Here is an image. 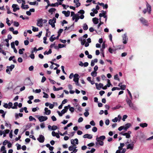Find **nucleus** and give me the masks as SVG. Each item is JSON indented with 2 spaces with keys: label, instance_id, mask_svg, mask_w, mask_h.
Segmentation results:
<instances>
[{
  "label": "nucleus",
  "instance_id": "6e6552de",
  "mask_svg": "<svg viewBox=\"0 0 153 153\" xmlns=\"http://www.w3.org/2000/svg\"><path fill=\"white\" fill-rule=\"evenodd\" d=\"M140 22L144 25L148 26V22L147 20H146L143 17H141L140 19Z\"/></svg>",
  "mask_w": 153,
  "mask_h": 153
},
{
  "label": "nucleus",
  "instance_id": "3c124183",
  "mask_svg": "<svg viewBox=\"0 0 153 153\" xmlns=\"http://www.w3.org/2000/svg\"><path fill=\"white\" fill-rule=\"evenodd\" d=\"M90 124L92 126H94L95 125V123L94 120L91 121L90 123Z\"/></svg>",
  "mask_w": 153,
  "mask_h": 153
},
{
  "label": "nucleus",
  "instance_id": "6e6d98bb",
  "mask_svg": "<svg viewBox=\"0 0 153 153\" xmlns=\"http://www.w3.org/2000/svg\"><path fill=\"white\" fill-rule=\"evenodd\" d=\"M127 115H123V119H122L123 120V121H125V119H126L127 118Z\"/></svg>",
  "mask_w": 153,
  "mask_h": 153
},
{
  "label": "nucleus",
  "instance_id": "f8f14e48",
  "mask_svg": "<svg viewBox=\"0 0 153 153\" xmlns=\"http://www.w3.org/2000/svg\"><path fill=\"white\" fill-rule=\"evenodd\" d=\"M48 119V117L46 116H41L39 117V121L42 122Z\"/></svg>",
  "mask_w": 153,
  "mask_h": 153
},
{
  "label": "nucleus",
  "instance_id": "a19ab883",
  "mask_svg": "<svg viewBox=\"0 0 153 153\" xmlns=\"http://www.w3.org/2000/svg\"><path fill=\"white\" fill-rule=\"evenodd\" d=\"M57 129V127L56 126L53 125L52 126L51 130L54 131L56 130Z\"/></svg>",
  "mask_w": 153,
  "mask_h": 153
},
{
  "label": "nucleus",
  "instance_id": "8fccbe9b",
  "mask_svg": "<svg viewBox=\"0 0 153 153\" xmlns=\"http://www.w3.org/2000/svg\"><path fill=\"white\" fill-rule=\"evenodd\" d=\"M16 146H17V150H18L20 149H21V146L18 143H17L16 144Z\"/></svg>",
  "mask_w": 153,
  "mask_h": 153
},
{
  "label": "nucleus",
  "instance_id": "aec40b11",
  "mask_svg": "<svg viewBox=\"0 0 153 153\" xmlns=\"http://www.w3.org/2000/svg\"><path fill=\"white\" fill-rule=\"evenodd\" d=\"M131 126V125L130 123H127L124 126V130L126 131H127V129L128 128Z\"/></svg>",
  "mask_w": 153,
  "mask_h": 153
},
{
  "label": "nucleus",
  "instance_id": "f257e3e1",
  "mask_svg": "<svg viewBox=\"0 0 153 153\" xmlns=\"http://www.w3.org/2000/svg\"><path fill=\"white\" fill-rule=\"evenodd\" d=\"M105 138V137L104 135H102L98 137V136L96 137V141H99V145L102 146L104 144V142L103 141Z\"/></svg>",
  "mask_w": 153,
  "mask_h": 153
},
{
  "label": "nucleus",
  "instance_id": "603ef678",
  "mask_svg": "<svg viewBox=\"0 0 153 153\" xmlns=\"http://www.w3.org/2000/svg\"><path fill=\"white\" fill-rule=\"evenodd\" d=\"M83 120V119L82 117H80L79 118V119L78 120V123H80L82 122Z\"/></svg>",
  "mask_w": 153,
  "mask_h": 153
},
{
  "label": "nucleus",
  "instance_id": "f03ea898",
  "mask_svg": "<svg viewBox=\"0 0 153 153\" xmlns=\"http://www.w3.org/2000/svg\"><path fill=\"white\" fill-rule=\"evenodd\" d=\"M63 30L62 29H60L59 31H58V35L56 37H53V36H54V35H53L50 37L49 40L51 42H52L54 41V40L56 39H58L59 36H60L61 33L63 32Z\"/></svg>",
  "mask_w": 153,
  "mask_h": 153
},
{
  "label": "nucleus",
  "instance_id": "ea45409f",
  "mask_svg": "<svg viewBox=\"0 0 153 153\" xmlns=\"http://www.w3.org/2000/svg\"><path fill=\"white\" fill-rule=\"evenodd\" d=\"M29 120L30 121H33V120H35V121H36V119L35 118H34V117H33L32 116H30L29 117Z\"/></svg>",
  "mask_w": 153,
  "mask_h": 153
},
{
  "label": "nucleus",
  "instance_id": "bf43d9fd",
  "mask_svg": "<svg viewBox=\"0 0 153 153\" xmlns=\"http://www.w3.org/2000/svg\"><path fill=\"white\" fill-rule=\"evenodd\" d=\"M61 68H62V72L63 73L65 74H66V73L65 72V70H64V67L63 66H62Z\"/></svg>",
  "mask_w": 153,
  "mask_h": 153
},
{
  "label": "nucleus",
  "instance_id": "e2e57ef3",
  "mask_svg": "<svg viewBox=\"0 0 153 153\" xmlns=\"http://www.w3.org/2000/svg\"><path fill=\"white\" fill-rule=\"evenodd\" d=\"M11 46L12 48H15L14 42H13L11 43Z\"/></svg>",
  "mask_w": 153,
  "mask_h": 153
},
{
  "label": "nucleus",
  "instance_id": "423d86ee",
  "mask_svg": "<svg viewBox=\"0 0 153 153\" xmlns=\"http://www.w3.org/2000/svg\"><path fill=\"white\" fill-rule=\"evenodd\" d=\"M14 67L15 65H11L10 66H7V68L6 70V72L9 74H10V71H11L12 69L14 68Z\"/></svg>",
  "mask_w": 153,
  "mask_h": 153
},
{
  "label": "nucleus",
  "instance_id": "9b49d317",
  "mask_svg": "<svg viewBox=\"0 0 153 153\" xmlns=\"http://www.w3.org/2000/svg\"><path fill=\"white\" fill-rule=\"evenodd\" d=\"M12 7L13 8V11L14 12H15L19 9V8L17 4H13L12 5Z\"/></svg>",
  "mask_w": 153,
  "mask_h": 153
},
{
  "label": "nucleus",
  "instance_id": "5fc2aeb1",
  "mask_svg": "<svg viewBox=\"0 0 153 153\" xmlns=\"http://www.w3.org/2000/svg\"><path fill=\"white\" fill-rule=\"evenodd\" d=\"M44 39V43L45 44H47L48 43V42H46V40H47V37L45 36L43 38Z\"/></svg>",
  "mask_w": 153,
  "mask_h": 153
},
{
  "label": "nucleus",
  "instance_id": "4d7b16f0",
  "mask_svg": "<svg viewBox=\"0 0 153 153\" xmlns=\"http://www.w3.org/2000/svg\"><path fill=\"white\" fill-rule=\"evenodd\" d=\"M40 125L41 128H43L45 127V124L44 123H41Z\"/></svg>",
  "mask_w": 153,
  "mask_h": 153
},
{
  "label": "nucleus",
  "instance_id": "58836bf2",
  "mask_svg": "<svg viewBox=\"0 0 153 153\" xmlns=\"http://www.w3.org/2000/svg\"><path fill=\"white\" fill-rule=\"evenodd\" d=\"M126 85H122L120 86V89L123 90H124L126 89Z\"/></svg>",
  "mask_w": 153,
  "mask_h": 153
},
{
  "label": "nucleus",
  "instance_id": "7c9ffc66",
  "mask_svg": "<svg viewBox=\"0 0 153 153\" xmlns=\"http://www.w3.org/2000/svg\"><path fill=\"white\" fill-rule=\"evenodd\" d=\"M14 106H13L12 108L13 109H17V106L18 105V103L17 102H15L14 103Z\"/></svg>",
  "mask_w": 153,
  "mask_h": 153
},
{
  "label": "nucleus",
  "instance_id": "680f3d73",
  "mask_svg": "<svg viewBox=\"0 0 153 153\" xmlns=\"http://www.w3.org/2000/svg\"><path fill=\"white\" fill-rule=\"evenodd\" d=\"M124 126H122L119 127L118 128V130L119 131H121L123 129H124Z\"/></svg>",
  "mask_w": 153,
  "mask_h": 153
},
{
  "label": "nucleus",
  "instance_id": "6ab92c4d",
  "mask_svg": "<svg viewBox=\"0 0 153 153\" xmlns=\"http://www.w3.org/2000/svg\"><path fill=\"white\" fill-rule=\"evenodd\" d=\"M84 138H88L89 139H91L92 138V135L90 134H86L83 136Z\"/></svg>",
  "mask_w": 153,
  "mask_h": 153
},
{
  "label": "nucleus",
  "instance_id": "b1692460",
  "mask_svg": "<svg viewBox=\"0 0 153 153\" xmlns=\"http://www.w3.org/2000/svg\"><path fill=\"white\" fill-rule=\"evenodd\" d=\"M139 125L140 127H141L142 128H144L145 127H146L148 126V124L146 123H140Z\"/></svg>",
  "mask_w": 153,
  "mask_h": 153
},
{
  "label": "nucleus",
  "instance_id": "1a4fd4ad",
  "mask_svg": "<svg viewBox=\"0 0 153 153\" xmlns=\"http://www.w3.org/2000/svg\"><path fill=\"white\" fill-rule=\"evenodd\" d=\"M75 141H76L75 143L76 144H78V140L76 138L74 140L71 139V143L73 145V149H76V148L77 147L76 146H75V145H74Z\"/></svg>",
  "mask_w": 153,
  "mask_h": 153
},
{
  "label": "nucleus",
  "instance_id": "4c0bfd02",
  "mask_svg": "<svg viewBox=\"0 0 153 153\" xmlns=\"http://www.w3.org/2000/svg\"><path fill=\"white\" fill-rule=\"evenodd\" d=\"M43 23L41 20L40 19H39V27H42V26Z\"/></svg>",
  "mask_w": 153,
  "mask_h": 153
},
{
  "label": "nucleus",
  "instance_id": "09e8293b",
  "mask_svg": "<svg viewBox=\"0 0 153 153\" xmlns=\"http://www.w3.org/2000/svg\"><path fill=\"white\" fill-rule=\"evenodd\" d=\"M46 77L44 76H43L42 77V79L41 80V82H44L45 81H46Z\"/></svg>",
  "mask_w": 153,
  "mask_h": 153
},
{
  "label": "nucleus",
  "instance_id": "0e129e2a",
  "mask_svg": "<svg viewBox=\"0 0 153 153\" xmlns=\"http://www.w3.org/2000/svg\"><path fill=\"white\" fill-rule=\"evenodd\" d=\"M49 79L50 82L52 83V84H54L56 83V82L54 80H52L50 79Z\"/></svg>",
  "mask_w": 153,
  "mask_h": 153
},
{
  "label": "nucleus",
  "instance_id": "79ce46f5",
  "mask_svg": "<svg viewBox=\"0 0 153 153\" xmlns=\"http://www.w3.org/2000/svg\"><path fill=\"white\" fill-rule=\"evenodd\" d=\"M127 90L128 91V94L129 95L130 98H131V100H132V96L131 95V94L130 92L129 91L128 89H127Z\"/></svg>",
  "mask_w": 153,
  "mask_h": 153
},
{
  "label": "nucleus",
  "instance_id": "de8ad7c7",
  "mask_svg": "<svg viewBox=\"0 0 153 153\" xmlns=\"http://www.w3.org/2000/svg\"><path fill=\"white\" fill-rule=\"evenodd\" d=\"M8 106H9V107H8L9 109L10 108H12V107L13 103L12 102H9L8 103Z\"/></svg>",
  "mask_w": 153,
  "mask_h": 153
},
{
  "label": "nucleus",
  "instance_id": "338daca9",
  "mask_svg": "<svg viewBox=\"0 0 153 153\" xmlns=\"http://www.w3.org/2000/svg\"><path fill=\"white\" fill-rule=\"evenodd\" d=\"M98 85H99V86H99V88L100 90L101 89V88H102V87L103 86V85L102 83H100L98 84Z\"/></svg>",
  "mask_w": 153,
  "mask_h": 153
},
{
  "label": "nucleus",
  "instance_id": "69168bd1",
  "mask_svg": "<svg viewBox=\"0 0 153 153\" xmlns=\"http://www.w3.org/2000/svg\"><path fill=\"white\" fill-rule=\"evenodd\" d=\"M120 107V106H116L112 107V109L113 110H115L119 108Z\"/></svg>",
  "mask_w": 153,
  "mask_h": 153
},
{
  "label": "nucleus",
  "instance_id": "0eeeda50",
  "mask_svg": "<svg viewBox=\"0 0 153 153\" xmlns=\"http://www.w3.org/2000/svg\"><path fill=\"white\" fill-rule=\"evenodd\" d=\"M79 76V75L77 74H75L74 75L73 81L76 83V84L78 85H79L78 84L79 78L78 77Z\"/></svg>",
  "mask_w": 153,
  "mask_h": 153
},
{
  "label": "nucleus",
  "instance_id": "393cba45",
  "mask_svg": "<svg viewBox=\"0 0 153 153\" xmlns=\"http://www.w3.org/2000/svg\"><path fill=\"white\" fill-rule=\"evenodd\" d=\"M63 88L62 87H60L59 88H56L54 86H53V90L54 91H58L60 90H62Z\"/></svg>",
  "mask_w": 153,
  "mask_h": 153
},
{
  "label": "nucleus",
  "instance_id": "9d476101",
  "mask_svg": "<svg viewBox=\"0 0 153 153\" xmlns=\"http://www.w3.org/2000/svg\"><path fill=\"white\" fill-rule=\"evenodd\" d=\"M38 50L36 49V48H34L31 51V54L30 55V57L32 59H34V55L33 54L34 52L35 53Z\"/></svg>",
  "mask_w": 153,
  "mask_h": 153
},
{
  "label": "nucleus",
  "instance_id": "20e7f679",
  "mask_svg": "<svg viewBox=\"0 0 153 153\" xmlns=\"http://www.w3.org/2000/svg\"><path fill=\"white\" fill-rule=\"evenodd\" d=\"M146 9H144L143 11L144 14H145L147 11H148V13L150 14L151 11V7L150 5L146 2Z\"/></svg>",
  "mask_w": 153,
  "mask_h": 153
},
{
  "label": "nucleus",
  "instance_id": "37998d69",
  "mask_svg": "<svg viewBox=\"0 0 153 153\" xmlns=\"http://www.w3.org/2000/svg\"><path fill=\"white\" fill-rule=\"evenodd\" d=\"M65 45H64L61 44H58V47L59 48H61L65 47Z\"/></svg>",
  "mask_w": 153,
  "mask_h": 153
},
{
  "label": "nucleus",
  "instance_id": "4468645a",
  "mask_svg": "<svg viewBox=\"0 0 153 153\" xmlns=\"http://www.w3.org/2000/svg\"><path fill=\"white\" fill-rule=\"evenodd\" d=\"M32 83L31 82L30 78H27L25 82V85H31Z\"/></svg>",
  "mask_w": 153,
  "mask_h": 153
},
{
  "label": "nucleus",
  "instance_id": "864d4df0",
  "mask_svg": "<svg viewBox=\"0 0 153 153\" xmlns=\"http://www.w3.org/2000/svg\"><path fill=\"white\" fill-rule=\"evenodd\" d=\"M84 13L85 11L83 10H80L78 12V13L81 14L82 15Z\"/></svg>",
  "mask_w": 153,
  "mask_h": 153
},
{
  "label": "nucleus",
  "instance_id": "f704fd0d",
  "mask_svg": "<svg viewBox=\"0 0 153 153\" xmlns=\"http://www.w3.org/2000/svg\"><path fill=\"white\" fill-rule=\"evenodd\" d=\"M123 136H125L126 138H129L130 137V135L127 133H124L123 134H122Z\"/></svg>",
  "mask_w": 153,
  "mask_h": 153
},
{
  "label": "nucleus",
  "instance_id": "49530a36",
  "mask_svg": "<svg viewBox=\"0 0 153 153\" xmlns=\"http://www.w3.org/2000/svg\"><path fill=\"white\" fill-rule=\"evenodd\" d=\"M20 18H22L23 20L24 19H28L29 18L28 17H23L22 15H21L20 16Z\"/></svg>",
  "mask_w": 153,
  "mask_h": 153
},
{
  "label": "nucleus",
  "instance_id": "a878e982",
  "mask_svg": "<svg viewBox=\"0 0 153 153\" xmlns=\"http://www.w3.org/2000/svg\"><path fill=\"white\" fill-rule=\"evenodd\" d=\"M56 10V9L54 8H51L49 10L48 12L51 13V14H53V13Z\"/></svg>",
  "mask_w": 153,
  "mask_h": 153
},
{
  "label": "nucleus",
  "instance_id": "c756f323",
  "mask_svg": "<svg viewBox=\"0 0 153 153\" xmlns=\"http://www.w3.org/2000/svg\"><path fill=\"white\" fill-rule=\"evenodd\" d=\"M101 6H102L103 8L107 9L108 7V5L107 4H104L103 3H101Z\"/></svg>",
  "mask_w": 153,
  "mask_h": 153
},
{
  "label": "nucleus",
  "instance_id": "4be33fe9",
  "mask_svg": "<svg viewBox=\"0 0 153 153\" xmlns=\"http://www.w3.org/2000/svg\"><path fill=\"white\" fill-rule=\"evenodd\" d=\"M79 0H74V2L76 4V7H78L80 5V3L79 2Z\"/></svg>",
  "mask_w": 153,
  "mask_h": 153
},
{
  "label": "nucleus",
  "instance_id": "412c9836",
  "mask_svg": "<svg viewBox=\"0 0 153 153\" xmlns=\"http://www.w3.org/2000/svg\"><path fill=\"white\" fill-rule=\"evenodd\" d=\"M62 13L65 15L66 17H68L70 15V11H68L66 12L65 11H63L62 12Z\"/></svg>",
  "mask_w": 153,
  "mask_h": 153
},
{
  "label": "nucleus",
  "instance_id": "052dcab7",
  "mask_svg": "<svg viewBox=\"0 0 153 153\" xmlns=\"http://www.w3.org/2000/svg\"><path fill=\"white\" fill-rule=\"evenodd\" d=\"M43 93L44 95L43 96V97L46 98H48V95L45 92H44Z\"/></svg>",
  "mask_w": 153,
  "mask_h": 153
},
{
  "label": "nucleus",
  "instance_id": "c9c22d12",
  "mask_svg": "<svg viewBox=\"0 0 153 153\" xmlns=\"http://www.w3.org/2000/svg\"><path fill=\"white\" fill-rule=\"evenodd\" d=\"M58 5L59 4L57 2H56L54 4H50V6L52 7L58 6Z\"/></svg>",
  "mask_w": 153,
  "mask_h": 153
},
{
  "label": "nucleus",
  "instance_id": "c03bdc74",
  "mask_svg": "<svg viewBox=\"0 0 153 153\" xmlns=\"http://www.w3.org/2000/svg\"><path fill=\"white\" fill-rule=\"evenodd\" d=\"M97 128L96 127H94L92 129V131L94 132H96L97 131Z\"/></svg>",
  "mask_w": 153,
  "mask_h": 153
},
{
  "label": "nucleus",
  "instance_id": "39448f33",
  "mask_svg": "<svg viewBox=\"0 0 153 153\" xmlns=\"http://www.w3.org/2000/svg\"><path fill=\"white\" fill-rule=\"evenodd\" d=\"M56 19L55 18L53 17L52 19H50L49 21V24L51 25L52 27H55V23L56 22Z\"/></svg>",
  "mask_w": 153,
  "mask_h": 153
},
{
  "label": "nucleus",
  "instance_id": "dca6fc26",
  "mask_svg": "<svg viewBox=\"0 0 153 153\" xmlns=\"http://www.w3.org/2000/svg\"><path fill=\"white\" fill-rule=\"evenodd\" d=\"M79 40L81 42L82 45H84L86 42V40L85 39L83 38V37H81L79 38Z\"/></svg>",
  "mask_w": 153,
  "mask_h": 153
},
{
  "label": "nucleus",
  "instance_id": "a211bd4d",
  "mask_svg": "<svg viewBox=\"0 0 153 153\" xmlns=\"http://www.w3.org/2000/svg\"><path fill=\"white\" fill-rule=\"evenodd\" d=\"M45 112L44 113L47 115H49L51 113V111L48 109V108H45L44 109Z\"/></svg>",
  "mask_w": 153,
  "mask_h": 153
},
{
  "label": "nucleus",
  "instance_id": "72a5a7b5",
  "mask_svg": "<svg viewBox=\"0 0 153 153\" xmlns=\"http://www.w3.org/2000/svg\"><path fill=\"white\" fill-rule=\"evenodd\" d=\"M83 29L84 30H86L88 28V25H87L86 23H85L83 25Z\"/></svg>",
  "mask_w": 153,
  "mask_h": 153
},
{
  "label": "nucleus",
  "instance_id": "5701e85b",
  "mask_svg": "<svg viewBox=\"0 0 153 153\" xmlns=\"http://www.w3.org/2000/svg\"><path fill=\"white\" fill-rule=\"evenodd\" d=\"M93 21L95 24H97L98 23V19L96 17H95L92 19Z\"/></svg>",
  "mask_w": 153,
  "mask_h": 153
},
{
  "label": "nucleus",
  "instance_id": "ddd939ff",
  "mask_svg": "<svg viewBox=\"0 0 153 153\" xmlns=\"http://www.w3.org/2000/svg\"><path fill=\"white\" fill-rule=\"evenodd\" d=\"M134 142H132L131 144H128L127 145V149H130L131 150L133 149L134 148Z\"/></svg>",
  "mask_w": 153,
  "mask_h": 153
},
{
  "label": "nucleus",
  "instance_id": "a18cd8bd",
  "mask_svg": "<svg viewBox=\"0 0 153 153\" xmlns=\"http://www.w3.org/2000/svg\"><path fill=\"white\" fill-rule=\"evenodd\" d=\"M111 84L110 82V80L109 79H108V84H107V85L106 86H107V87H109L111 85Z\"/></svg>",
  "mask_w": 153,
  "mask_h": 153
},
{
  "label": "nucleus",
  "instance_id": "7ed1b4c3",
  "mask_svg": "<svg viewBox=\"0 0 153 153\" xmlns=\"http://www.w3.org/2000/svg\"><path fill=\"white\" fill-rule=\"evenodd\" d=\"M126 101L127 103L130 108L134 110H136L137 109V107L135 106L134 104L132 103L131 100L127 98Z\"/></svg>",
  "mask_w": 153,
  "mask_h": 153
},
{
  "label": "nucleus",
  "instance_id": "e433bc0d",
  "mask_svg": "<svg viewBox=\"0 0 153 153\" xmlns=\"http://www.w3.org/2000/svg\"><path fill=\"white\" fill-rule=\"evenodd\" d=\"M13 25L14 26L18 27L19 25V23L17 22L14 21L13 22Z\"/></svg>",
  "mask_w": 153,
  "mask_h": 153
},
{
  "label": "nucleus",
  "instance_id": "2eb2a0df",
  "mask_svg": "<svg viewBox=\"0 0 153 153\" xmlns=\"http://www.w3.org/2000/svg\"><path fill=\"white\" fill-rule=\"evenodd\" d=\"M45 139V137L43 135H40L39 136V142L40 143H42L44 142Z\"/></svg>",
  "mask_w": 153,
  "mask_h": 153
},
{
  "label": "nucleus",
  "instance_id": "2f4dec72",
  "mask_svg": "<svg viewBox=\"0 0 153 153\" xmlns=\"http://www.w3.org/2000/svg\"><path fill=\"white\" fill-rule=\"evenodd\" d=\"M91 75L93 77L96 76H97V72L94 71L91 73Z\"/></svg>",
  "mask_w": 153,
  "mask_h": 153
},
{
  "label": "nucleus",
  "instance_id": "f3484780",
  "mask_svg": "<svg viewBox=\"0 0 153 153\" xmlns=\"http://www.w3.org/2000/svg\"><path fill=\"white\" fill-rule=\"evenodd\" d=\"M123 43L124 44H126L127 43L126 40L128 39V38H127V36L126 35V34H124L123 36Z\"/></svg>",
  "mask_w": 153,
  "mask_h": 153
},
{
  "label": "nucleus",
  "instance_id": "774afa93",
  "mask_svg": "<svg viewBox=\"0 0 153 153\" xmlns=\"http://www.w3.org/2000/svg\"><path fill=\"white\" fill-rule=\"evenodd\" d=\"M51 119L53 121H56V117L54 116H53L51 117Z\"/></svg>",
  "mask_w": 153,
  "mask_h": 153
},
{
  "label": "nucleus",
  "instance_id": "13d9d810",
  "mask_svg": "<svg viewBox=\"0 0 153 153\" xmlns=\"http://www.w3.org/2000/svg\"><path fill=\"white\" fill-rule=\"evenodd\" d=\"M69 110L71 113H73L74 111V108L73 107H71L69 108Z\"/></svg>",
  "mask_w": 153,
  "mask_h": 153
},
{
  "label": "nucleus",
  "instance_id": "c85d7f7f",
  "mask_svg": "<svg viewBox=\"0 0 153 153\" xmlns=\"http://www.w3.org/2000/svg\"><path fill=\"white\" fill-rule=\"evenodd\" d=\"M88 111V109H85L86 111L84 113V115L85 117H88L89 114Z\"/></svg>",
  "mask_w": 153,
  "mask_h": 153
},
{
  "label": "nucleus",
  "instance_id": "bb28decb",
  "mask_svg": "<svg viewBox=\"0 0 153 153\" xmlns=\"http://www.w3.org/2000/svg\"><path fill=\"white\" fill-rule=\"evenodd\" d=\"M21 7L24 9H27L29 8V6L28 5H23V4H22L21 6Z\"/></svg>",
  "mask_w": 153,
  "mask_h": 153
},
{
  "label": "nucleus",
  "instance_id": "473e14b6",
  "mask_svg": "<svg viewBox=\"0 0 153 153\" xmlns=\"http://www.w3.org/2000/svg\"><path fill=\"white\" fill-rule=\"evenodd\" d=\"M32 30L34 32H37L38 31V28L37 27H36L33 26H32Z\"/></svg>",
  "mask_w": 153,
  "mask_h": 153
},
{
  "label": "nucleus",
  "instance_id": "cd10ccee",
  "mask_svg": "<svg viewBox=\"0 0 153 153\" xmlns=\"http://www.w3.org/2000/svg\"><path fill=\"white\" fill-rule=\"evenodd\" d=\"M52 53V51L51 49H50L48 51H46L44 53V54L45 55L46 54L48 55L49 54L51 53Z\"/></svg>",
  "mask_w": 153,
  "mask_h": 153
}]
</instances>
